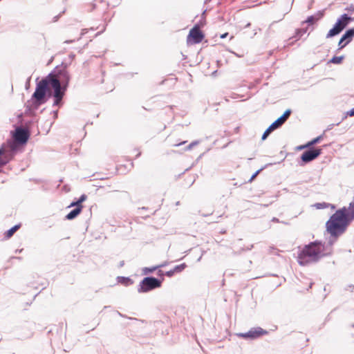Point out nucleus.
<instances>
[{
  "label": "nucleus",
  "mask_w": 354,
  "mask_h": 354,
  "mask_svg": "<svg viewBox=\"0 0 354 354\" xmlns=\"http://www.w3.org/2000/svg\"><path fill=\"white\" fill-rule=\"evenodd\" d=\"M346 211L345 207L337 210L326 223V230L330 235L329 240L330 245L339 236L344 233L351 223L346 216Z\"/></svg>",
  "instance_id": "nucleus-1"
},
{
  "label": "nucleus",
  "mask_w": 354,
  "mask_h": 354,
  "mask_svg": "<svg viewBox=\"0 0 354 354\" xmlns=\"http://www.w3.org/2000/svg\"><path fill=\"white\" fill-rule=\"evenodd\" d=\"M19 227H20L19 225H16L13 226L12 227H11L10 230H8L6 233V237H8V238L11 237L13 235V234L19 228Z\"/></svg>",
  "instance_id": "nucleus-18"
},
{
  "label": "nucleus",
  "mask_w": 354,
  "mask_h": 354,
  "mask_svg": "<svg viewBox=\"0 0 354 354\" xmlns=\"http://www.w3.org/2000/svg\"><path fill=\"white\" fill-rule=\"evenodd\" d=\"M1 150H3V153L1 154V157L0 158L1 160L8 159V162L12 158L14 152L15 150V147L12 143H9L8 145H3Z\"/></svg>",
  "instance_id": "nucleus-12"
},
{
  "label": "nucleus",
  "mask_w": 354,
  "mask_h": 354,
  "mask_svg": "<svg viewBox=\"0 0 354 354\" xmlns=\"http://www.w3.org/2000/svg\"><path fill=\"white\" fill-rule=\"evenodd\" d=\"M167 265V262H164V263H161V264H160V265H158V266H158V268H159L165 267V266H166Z\"/></svg>",
  "instance_id": "nucleus-32"
},
{
  "label": "nucleus",
  "mask_w": 354,
  "mask_h": 354,
  "mask_svg": "<svg viewBox=\"0 0 354 354\" xmlns=\"http://www.w3.org/2000/svg\"><path fill=\"white\" fill-rule=\"evenodd\" d=\"M261 170H263V168H261V169H260L257 170V171H256V172H255V173L252 176V177H251V178H250V181L253 180Z\"/></svg>",
  "instance_id": "nucleus-26"
},
{
  "label": "nucleus",
  "mask_w": 354,
  "mask_h": 354,
  "mask_svg": "<svg viewBox=\"0 0 354 354\" xmlns=\"http://www.w3.org/2000/svg\"><path fill=\"white\" fill-rule=\"evenodd\" d=\"M322 17V13L319 12L315 15H312V16L308 17L305 22L308 24H313L317 21H318L319 19H321Z\"/></svg>",
  "instance_id": "nucleus-16"
},
{
  "label": "nucleus",
  "mask_w": 354,
  "mask_h": 354,
  "mask_svg": "<svg viewBox=\"0 0 354 354\" xmlns=\"http://www.w3.org/2000/svg\"><path fill=\"white\" fill-rule=\"evenodd\" d=\"M348 114L350 115V116H353L354 115V108H353L352 109H351Z\"/></svg>",
  "instance_id": "nucleus-31"
},
{
  "label": "nucleus",
  "mask_w": 354,
  "mask_h": 354,
  "mask_svg": "<svg viewBox=\"0 0 354 354\" xmlns=\"http://www.w3.org/2000/svg\"><path fill=\"white\" fill-rule=\"evenodd\" d=\"M227 35H228L227 33H224L221 35V38H222V39L225 38L227 36Z\"/></svg>",
  "instance_id": "nucleus-33"
},
{
  "label": "nucleus",
  "mask_w": 354,
  "mask_h": 354,
  "mask_svg": "<svg viewBox=\"0 0 354 354\" xmlns=\"http://www.w3.org/2000/svg\"><path fill=\"white\" fill-rule=\"evenodd\" d=\"M203 38V35L198 28H193L187 37V41L192 42L193 44L200 43Z\"/></svg>",
  "instance_id": "nucleus-10"
},
{
  "label": "nucleus",
  "mask_w": 354,
  "mask_h": 354,
  "mask_svg": "<svg viewBox=\"0 0 354 354\" xmlns=\"http://www.w3.org/2000/svg\"><path fill=\"white\" fill-rule=\"evenodd\" d=\"M354 37V28H351L346 31V32L342 37V41H346V44H348L351 39Z\"/></svg>",
  "instance_id": "nucleus-14"
},
{
  "label": "nucleus",
  "mask_w": 354,
  "mask_h": 354,
  "mask_svg": "<svg viewBox=\"0 0 354 354\" xmlns=\"http://www.w3.org/2000/svg\"><path fill=\"white\" fill-rule=\"evenodd\" d=\"M186 268L185 263H182L180 265L176 266L174 267V271L176 272H180Z\"/></svg>",
  "instance_id": "nucleus-21"
},
{
  "label": "nucleus",
  "mask_w": 354,
  "mask_h": 354,
  "mask_svg": "<svg viewBox=\"0 0 354 354\" xmlns=\"http://www.w3.org/2000/svg\"><path fill=\"white\" fill-rule=\"evenodd\" d=\"M351 18L346 14L342 15L337 20L333 28H331L326 38H331L339 34L344 28L348 24Z\"/></svg>",
  "instance_id": "nucleus-5"
},
{
  "label": "nucleus",
  "mask_w": 354,
  "mask_h": 354,
  "mask_svg": "<svg viewBox=\"0 0 354 354\" xmlns=\"http://www.w3.org/2000/svg\"><path fill=\"white\" fill-rule=\"evenodd\" d=\"M29 138V133L27 130L19 127L15 130V133L14 134V138L15 141L19 143L24 144L27 142Z\"/></svg>",
  "instance_id": "nucleus-11"
},
{
  "label": "nucleus",
  "mask_w": 354,
  "mask_h": 354,
  "mask_svg": "<svg viewBox=\"0 0 354 354\" xmlns=\"http://www.w3.org/2000/svg\"><path fill=\"white\" fill-rule=\"evenodd\" d=\"M344 59V56H339V57H333L330 60V62L335 64H340L342 60Z\"/></svg>",
  "instance_id": "nucleus-20"
},
{
  "label": "nucleus",
  "mask_w": 354,
  "mask_h": 354,
  "mask_svg": "<svg viewBox=\"0 0 354 354\" xmlns=\"http://www.w3.org/2000/svg\"><path fill=\"white\" fill-rule=\"evenodd\" d=\"M156 269H158V266H154V267H152V268H145L144 270H143V272H144L145 274H149V273L153 272Z\"/></svg>",
  "instance_id": "nucleus-22"
},
{
  "label": "nucleus",
  "mask_w": 354,
  "mask_h": 354,
  "mask_svg": "<svg viewBox=\"0 0 354 354\" xmlns=\"http://www.w3.org/2000/svg\"><path fill=\"white\" fill-rule=\"evenodd\" d=\"M48 86V75L37 82L35 91L32 97V99L35 100L33 104H35L36 106H39L45 102L44 98Z\"/></svg>",
  "instance_id": "nucleus-4"
},
{
  "label": "nucleus",
  "mask_w": 354,
  "mask_h": 354,
  "mask_svg": "<svg viewBox=\"0 0 354 354\" xmlns=\"http://www.w3.org/2000/svg\"><path fill=\"white\" fill-rule=\"evenodd\" d=\"M60 81L62 85L64 86V89H66L68 82L70 80V75L67 71H62L59 73V78H58Z\"/></svg>",
  "instance_id": "nucleus-13"
},
{
  "label": "nucleus",
  "mask_w": 354,
  "mask_h": 354,
  "mask_svg": "<svg viewBox=\"0 0 354 354\" xmlns=\"http://www.w3.org/2000/svg\"><path fill=\"white\" fill-rule=\"evenodd\" d=\"M321 153L322 150L320 149L307 150L302 153L301 158L304 162L307 163L315 160Z\"/></svg>",
  "instance_id": "nucleus-9"
},
{
  "label": "nucleus",
  "mask_w": 354,
  "mask_h": 354,
  "mask_svg": "<svg viewBox=\"0 0 354 354\" xmlns=\"http://www.w3.org/2000/svg\"><path fill=\"white\" fill-rule=\"evenodd\" d=\"M48 82L49 86L54 90L55 101L53 106H59L66 89H64V86L62 85L59 79L53 75H48Z\"/></svg>",
  "instance_id": "nucleus-3"
},
{
  "label": "nucleus",
  "mask_w": 354,
  "mask_h": 354,
  "mask_svg": "<svg viewBox=\"0 0 354 354\" xmlns=\"http://www.w3.org/2000/svg\"><path fill=\"white\" fill-rule=\"evenodd\" d=\"M199 143L198 141H194L191 142L186 148L187 150H191L194 146L197 145Z\"/></svg>",
  "instance_id": "nucleus-23"
},
{
  "label": "nucleus",
  "mask_w": 354,
  "mask_h": 354,
  "mask_svg": "<svg viewBox=\"0 0 354 354\" xmlns=\"http://www.w3.org/2000/svg\"><path fill=\"white\" fill-rule=\"evenodd\" d=\"M81 212L82 210L80 207H75L66 216V218L67 220H72L79 215Z\"/></svg>",
  "instance_id": "nucleus-15"
},
{
  "label": "nucleus",
  "mask_w": 354,
  "mask_h": 354,
  "mask_svg": "<svg viewBox=\"0 0 354 354\" xmlns=\"http://www.w3.org/2000/svg\"><path fill=\"white\" fill-rule=\"evenodd\" d=\"M290 110H286L285 113L279 118L277 120H275L263 133L262 136V140H266L268 135L274 129L280 127L288 119L289 115H290Z\"/></svg>",
  "instance_id": "nucleus-7"
},
{
  "label": "nucleus",
  "mask_w": 354,
  "mask_h": 354,
  "mask_svg": "<svg viewBox=\"0 0 354 354\" xmlns=\"http://www.w3.org/2000/svg\"><path fill=\"white\" fill-rule=\"evenodd\" d=\"M124 280L129 281L128 278H123Z\"/></svg>",
  "instance_id": "nucleus-36"
},
{
  "label": "nucleus",
  "mask_w": 354,
  "mask_h": 354,
  "mask_svg": "<svg viewBox=\"0 0 354 354\" xmlns=\"http://www.w3.org/2000/svg\"><path fill=\"white\" fill-rule=\"evenodd\" d=\"M272 221H273V222H279V219H278V218H273L272 219Z\"/></svg>",
  "instance_id": "nucleus-35"
},
{
  "label": "nucleus",
  "mask_w": 354,
  "mask_h": 354,
  "mask_svg": "<svg viewBox=\"0 0 354 354\" xmlns=\"http://www.w3.org/2000/svg\"><path fill=\"white\" fill-rule=\"evenodd\" d=\"M313 207H315L317 209H325L329 207H330L332 209H335V206L333 205L325 202L317 203L313 205Z\"/></svg>",
  "instance_id": "nucleus-17"
},
{
  "label": "nucleus",
  "mask_w": 354,
  "mask_h": 354,
  "mask_svg": "<svg viewBox=\"0 0 354 354\" xmlns=\"http://www.w3.org/2000/svg\"><path fill=\"white\" fill-rule=\"evenodd\" d=\"M185 142H186V141H183V142H180V143H179V144L174 145V146H176V147H177V146H180V145H181L185 144Z\"/></svg>",
  "instance_id": "nucleus-34"
},
{
  "label": "nucleus",
  "mask_w": 354,
  "mask_h": 354,
  "mask_svg": "<svg viewBox=\"0 0 354 354\" xmlns=\"http://www.w3.org/2000/svg\"><path fill=\"white\" fill-rule=\"evenodd\" d=\"M161 281L152 277L144 278L140 283L138 291L139 292H147L156 288L161 286Z\"/></svg>",
  "instance_id": "nucleus-6"
},
{
  "label": "nucleus",
  "mask_w": 354,
  "mask_h": 354,
  "mask_svg": "<svg viewBox=\"0 0 354 354\" xmlns=\"http://www.w3.org/2000/svg\"><path fill=\"white\" fill-rule=\"evenodd\" d=\"M268 332L263 328L260 327L253 328H251L248 332L247 333H241L237 334V336L243 337L245 339H256L261 335L267 334Z\"/></svg>",
  "instance_id": "nucleus-8"
},
{
  "label": "nucleus",
  "mask_w": 354,
  "mask_h": 354,
  "mask_svg": "<svg viewBox=\"0 0 354 354\" xmlns=\"http://www.w3.org/2000/svg\"><path fill=\"white\" fill-rule=\"evenodd\" d=\"M343 42H344V41H342V38H341L339 41V44H338V46H339V49L344 48L347 44L346 42L345 44H342Z\"/></svg>",
  "instance_id": "nucleus-29"
},
{
  "label": "nucleus",
  "mask_w": 354,
  "mask_h": 354,
  "mask_svg": "<svg viewBox=\"0 0 354 354\" xmlns=\"http://www.w3.org/2000/svg\"><path fill=\"white\" fill-rule=\"evenodd\" d=\"M8 163V159H5V160H1L0 158V169L3 166L5 165L6 164Z\"/></svg>",
  "instance_id": "nucleus-27"
},
{
  "label": "nucleus",
  "mask_w": 354,
  "mask_h": 354,
  "mask_svg": "<svg viewBox=\"0 0 354 354\" xmlns=\"http://www.w3.org/2000/svg\"><path fill=\"white\" fill-rule=\"evenodd\" d=\"M250 25V24H248L246 27H248Z\"/></svg>",
  "instance_id": "nucleus-37"
},
{
  "label": "nucleus",
  "mask_w": 354,
  "mask_h": 354,
  "mask_svg": "<svg viewBox=\"0 0 354 354\" xmlns=\"http://www.w3.org/2000/svg\"><path fill=\"white\" fill-rule=\"evenodd\" d=\"M80 207L81 210L82 209V205L78 202V201L71 203V205L68 206V207Z\"/></svg>",
  "instance_id": "nucleus-24"
},
{
  "label": "nucleus",
  "mask_w": 354,
  "mask_h": 354,
  "mask_svg": "<svg viewBox=\"0 0 354 354\" xmlns=\"http://www.w3.org/2000/svg\"><path fill=\"white\" fill-rule=\"evenodd\" d=\"M329 253V251H325V247L321 242H312L306 245L299 252L298 254V263L301 266L315 263Z\"/></svg>",
  "instance_id": "nucleus-2"
},
{
  "label": "nucleus",
  "mask_w": 354,
  "mask_h": 354,
  "mask_svg": "<svg viewBox=\"0 0 354 354\" xmlns=\"http://www.w3.org/2000/svg\"><path fill=\"white\" fill-rule=\"evenodd\" d=\"M322 139V136H318V137L314 138L313 140H310V142H307V146L306 147H310L313 145L318 143Z\"/></svg>",
  "instance_id": "nucleus-19"
},
{
  "label": "nucleus",
  "mask_w": 354,
  "mask_h": 354,
  "mask_svg": "<svg viewBox=\"0 0 354 354\" xmlns=\"http://www.w3.org/2000/svg\"><path fill=\"white\" fill-rule=\"evenodd\" d=\"M176 272L174 271V269L171 270H169L168 272H166V275L167 277H171L174 275V274Z\"/></svg>",
  "instance_id": "nucleus-28"
},
{
  "label": "nucleus",
  "mask_w": 354,
  "mask_h": 354,
  "mask_svg": "<svg viewBox=\"0 0 354 354\" xmlns=\"http://www.w3.org/2000/svg\"><path fill=\"white\" fill-rule=\"evenodd\" d=\"M86 198L87 196L85 194H82L77 201L80 204H82V203L86 201Z\"/></svg>",
  "instance_id": "nucleus-25"
},
{
  "label": "nucleus",
  "mask_w": 354,
  "mask_h": 354,
  "mask_svg": "<svg viewBox=\"0 0 354 354\" xmlns=\"http://www.w3.org/2000/svg\"><path fill=\"white\" fill-rule=\"evenodd\" d=\"M306 146H307V143L306 145H300V146L297 147V149L301 150V149H306V148H309V147H306Z\"/></svg>",
  "instance_id": "nucleus-30"
}]
</instances>
